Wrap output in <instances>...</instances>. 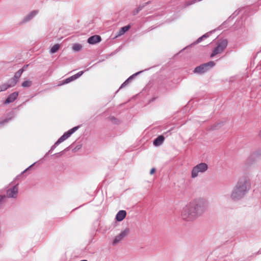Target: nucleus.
I'll list each match as a JSON object with an SVG mask.
<instances>
[{
    "label": "nucleus",
    "instance_id": "b1692460",
    "mask_svg": "<svg viewBox=\"0 0 261 261\" xmlns=\"http://www.w3.org/2000/svg\"><path fill=\"white\" fill-rule=\"evenodd\" d=\"M142 8H143V7H141V6L139 7L136 11V12L134 13V15H135L136 13H138V12L139 11H140L142 9Z\"/></svg>",
    "mask_w": 261,
    "mask_h": 261
},
{
    "label": "nucleus",
    "instance_id": "c85d7f7f",
    "mask_svg": "<svg viewBox=\"0 0 261 261\" xmlns=\"http://www.w3.org/2000/svg\"><path fill=\"white\" fill-rule=\"evenodd\" d=\"M83 261H87V260H83Z\"/></svg>",
    "mask_w": 261,
    "mask_h": 261
},
{
    "label": "nucleus",
    "instance_id": "4468645a",
    "mask_svg": "<svg viewBox=\"0 0 261 261\" xmlns=\"http://www.w3.org/2000/svg\"><path fill=\"white\" fill-rule=\"evenodd\" d=\"M126 216V212L124 210H121L118 212L116 216V219L117 221H122Z\"/></svg>",
    "mask_w": 261,
    "mask_h": 261
},
{
    "label": "nucleus",
    "instance_id": "20e7f679",
    "mask_svg": "<svg viewBox=\"0 0 261 261\" xmlns=\"http://www.w3.org/2000/svg\"><path fill=\"white\" fill-rule=\"evenodd\" d=\"M250 182L248 180L244 179L239 180L236 187L245 194L246 192L250 189Z\"/></svg>",
    "mask_w": 261,
    "mask_h": 261
},
{
    "label": "nucleus",
    "instance_id": "4be33fe9",
    "mask_svg": "<svg viewBox=\"0 0 261 261\" xmlns=\"http://www.w3.org/2000/svg\"><path fill=\"white\" fill-rule=\"evenodd\" d=\"M129 79H127L125 82H124L122 85H121V87L125 86L127 83H128Z\"/></svg>",
    "mask_w": 261,
    "mask_h": 261
},
{
    "label": "nucleus",
    "instance_id": "7ed1b4c3",
    "mask_svg": "<svg viewBox=\"0 0 261 261\" xmlns=\"http://www.w3.org/2000/svg\"><path fill=\"white\" fill-rule=\"evenodd\" d=\"M228 42L227 40L224 39L220 41L216 47H215L211 54V57H213L216 55L221 54L227 46Z\"/></svg>",
    "mask_w": 261,
    "mask_h": 261
},
{
    "label": "nucleus",
    "instance_id": "f3484780",
    "mask_svg": "<svg viewBox=\"0 0 261 261\" xmlns=\"http://www.w3.org/2000/svg\"><path fill=\"white\" fill-rule=\"evenodd\" d=\"M60 45L59 44H55L50 49L51 53H55L60 49Z\"/></svg>",
    "mask_w": 261,
    "mask_h": 261
},
{
    "label": "nucleus",
    "instance_id": "dca6fc26",
    "mask_svg": "<svg viewBox=\"0 0 261 261\" xmlns=\"http://www.w3.org/2000/svg\"><path fill=\"white\" fill-rule=\"evenodd\" d=\"M130 26L129 25L123 27L121 28V29L119 31L118 35L120 36L124 34L126 32H127L130 28Z\"/></svg>",
    "mask_w": 261,
    "mask_h": 261
},
{
    "label": "nucleus",
    "instance_id": "a878e982",
    "mask_svg": "<svg viewBox=\"0 0 261 261\" xmlns=\"http://www.w3.org/2000/svg\"><path fill=\"white\" fill-rule=\"evenodd\" d=\"M4 198V196L0 195V202L2 201L3 199Z\"/></svg>",
    "mask_w": 261,
    "mask_h": 261
},
{
    "label": "nucleus",
    "instance_id": "cd10ccee",
    "mask_svg": "<svg viewBox=\"0 0 261 261\" xmlns=\"http://www.w3.org/2000/svg\"><path fill=\"white\" fill-rule=\"evenodd\" d=\"M259 136L261 138V130L259 133Z\"/></svg>",
    "mask_w": 261,
    "mask_h": 261
},
{
    "label": "nucleus",
    "instance_id": "39448f33",
    "mask_svg": "<svg viewBox=\"0 0 261 261\" xmlns=\"http://www.w3.org/2000/svg\"><path fill=\"white\" fill-rule=\"evenodd\" d=\"M215 65V63L213 61L209 62L207 63L203 64L195 68L194 72L196 73H203L207 70V67H213Z\"/></svg>",
    "mask_w": 261,
    "mask_h": 261
},
{
    "label": "nucleus",
    "instance_id": "0eeeda50",
    "mask_svg": "<svg viewBox=\"0 0 261 261\" xmlns=\"http://www.w3.org/2000/svg\"><path fill=\"white\" fill-rule=\"evenodd\" d=\"M129 233V229L126 228L120 234L117 236L113 241V244L114 245L118 243L121 240H122L125 237H126Z\"/></svg>",
    "mask_w": 261,
    "mask_h": 261
},
{
    "label": "nucleus",
    "instance_id": "9b49d317",
    "mask_svg": "<svg viewBox=\"0 0 261 261\" xmlns=\"http://www.w3.org/2000/svg\"><path fill=\"white\" fill-rule=\"evenodd\" d=\"M81 75H82V71H80V72H78L77 74H76L74 75H72V76L66 79L64 81H63L62 82V83L61 84V85L68 84V83L77 79V78L80 77Z\"/></svg>",
    "mask_w": 261,
    "mask_h": 261
},
{
    "label": "nucleus",
    "instance_id": "423d86ee",
    "mask_svg": "<svg viewBox=\"0 0 261 261\" xmlns=\"http://www.w3.org/2000/svg\"><path fill=\"white\" fill-rule=\"evenodd\" d=\"M79 126H75L70 130H69L67 133H65L62 137H61L57 142L56 143L55 145H58L61 142L65 141L67 139L71 134H72L74 132H75L79 128Z\"/></svg>",
    "mask_w": 261,
    "mask_h": 261
},
{
    "label": "nucleus",
    "instance_id": "9d476101",
    "mask_svg": "<svg viewBox=\"0 0 261 261\" xmlns=\"http://www.w3.org/2000/svg\"><path fill=\"white\" fill-rule=\"evenodd\" d=\"M23 68L19 69L15 74L14 77L11 80V82L12 83V85H15L18 82V79L21 76L22 72H23Z\"/></svg>",
    "mask_w": 261,
    "mask_h": 261
},
{
    "label": "nucleus",
    "instance_id": "bb28decb",
    "mask_svg": "<svg viewBox=\"0 0 261 261\" xmlns=\"http://www.w3.org/2000/svg\"><path fill=\"white\" fill-rule=\"evenodd\" d=\"M28 66V65H27L25 66H24L22 68H23V69L24 70L27 68Z\"/></svg>",
    "mask_w": 261,
    "mask_h": 261
},
{
    "label": "nucleus",
    "instance_id": "f257e3e1",
    "mask_svg": "<svg viewBox=\"0 0 261 261\" xmlns=\"http://www.w3.org/2000/svg\"><path fill=\"white\" fill-rule=\"evenodd\" d=\"M202 213L200 206L195 203H190L183 207L181 216L184 220L191 221L197 218Z\"/></svg>",
    "mask_w": 261,
    "mask_h": 261
},
{
    "label": "nucleus",
    "instance_id": "1a4fd4ad",
    "mask_svg": "<svg viewBox=\"0 0 261 261\" xmlns=\"http://www.w3.org/2000/svg\"><path fill=\"white\" fill-rule=\"evenodd\" d=\"M17 193L18 188L17 186H15L7 191V195L8 197L15 198L17 196Z\"/></svg>",
    "mask_w": 261,
    "mask_h": 261
},
{
    "label": "nucleus",
    "instance_id": "5701e85b",
    "mask_svg": "<svg viewBox=\"0 0 261 261\" xmlns=\"http://www.w3.org/2000/svg\"><path fill=\"white\" fill-rule=\"evenodd\" d=\"M155 172V169L153 168H152L151 170H150V174H153V173H154V172Z\"/></svg>",
    "mask_w": 261,
    "mask_h": 261
},
{
    "label": "nucleus",
    "instance_id": "ddd939ff",
    "mask_svg": "<svg viewBox=\"0 0 261 261\" xmlns=\"http://www.w3.org/2000/svg\"><path fill=\"white\" fill-rule=\"evenodd\" d=\"M18 93L17 92H14L11 94L5 101V103H9L13 102L18 97Z\"/></svg>",
    "mask_w": 261,
    "mask_h": 261
},
{
    "label": "nucleus",
    "instance_id": "aec40b11",
    "mask_svg": "<svg viewBox=\"0 0 261 261\" xmlns=\"http://www.w3.org/2000/svg\"><path fill=\"white\" fill-rule=\"evenodd\" d=\"M32 84V82L31 81H25L22 83L21 86L23 87H30Z\"/></svg>",
    "mask_w": 261,
    "mask_h": 261
},
{
    "label": "nucleus",
    "instance_id": "393cba45",
    "mask_svg": "<svg viewBox=\"0 0 261 261\" xmlns=\"http://www.w3.org/2000/svg\"><path fill=\"white\" fill-rule=\"evenodd\" d=\"M206 37L205 35H203V36H202L201 37L199 38L197 40V42H199L203 38H205Z\"/></svg>",
    "mask_w": 261,
    "mask_h": 261
},
{
    "label": "nucleus",
    "instance_id": "6ab92c4d",
    "mask_svg": "<svg viewBox=\"0 0 261 261\" xmlns=\"http://www.w3.org/2000/svg\"><path fill=\"white\" fill-rule=\"evenodd\" d=\"M14 85H12V83L10 81V84H4L2 85L1 87V91H5L7 90L8 88L13 87Z\"/></svg>",
    "mask_w": 261,
    "mask_h": 261
},
{
    "label": "nucleus",
    "instance_id": "2eb2a0df",
    "mask_svg": "<svg viewBox=\"0 0 261 261\" xmlns=\"http://www.w3.org/2000/svg\"><path fill=\"white\" fill-rule=\"evenodd\" d=\"M164 140V137L163 136H160L156 138L153 141V144L155 146L161 145Z\"/></svg>",
    "mask_w": 261,
    "mask_h": 261
},
{
    "label": "nucleus",
    "instance_id": "6e6552de",
    "mask_svg": "<svg viewBox=\"0 0 261 261\" xmlns=\"http://www.w3.org/2000/svg\"><path fill=\"white\" fill-rule=\"evenodd\" d=\"M244 194L241 192L236 187L231 194V197L233 200H238L242 198L244 196Z\"/></svg>",
    "mask_w": 261,
    "mask_h": 261
},
{
    "label": "nucleus",
    "instance_id": "f8f14e48",
    "mask_svg": "<svg viewBox=\"0 0 261 261\" xmlns=\"http://www.w3.org/2000/svg\"><path fill=\"white\" fill-rule=\"evenodd\" d=\"M101 41V37L98 35H94L90 37L88 39V42L89 44H94Z\"/></svg>",
    "mask_w": 261,
    "mask_h": 261
},
{
    "label": "nucleus",
    "instance_id": "412c9836",
    "mask_svg": "<svg viewBox=\"0 0 261 261\" xmlns=\"http://www.w3.org/2000/svg\"><path fill=\"white\" fill-rule=\"evenodd\" d=\"M81 48V46L80 44H75L72 47V48L75 51H79L80 50Z\"/></svg>",
    "mask_w": 261,
    "mask_h": 261
},
{
    "label": "nucleus",
    "instance_id": "a211bd4d",
    "mask_svg": "<svg viewBox=\"0 0 261 261\" xmlns=\"http://www.w3.org/2000/svg\"><path fill=\"white\" fill-rule=\"evenodd\" d=\"M36 13L37 12L35 11L32 12L24 18V20L25 21L30 20L36 14Z\"/></svg>",
    "mask_w": 261,
    "mask_h": 261
},
{
    "label": "nucleus",
    "instance_id": "f03ea898",
    "mask_svg": "<svg viewBox=\"0 0 261 261\" xmlns=\"http://www.w3.org/2000/svg\"><path fill=\"white\" fill-rule=\"evenodd\" d=\"M207 165L205 163H200L194 167L191 171V177L194 178L198 176L199 173L206 171L207 169Z\"/></svg>",
    "mask_w": 261,
    "mask_h": 261
}]
</instances>
